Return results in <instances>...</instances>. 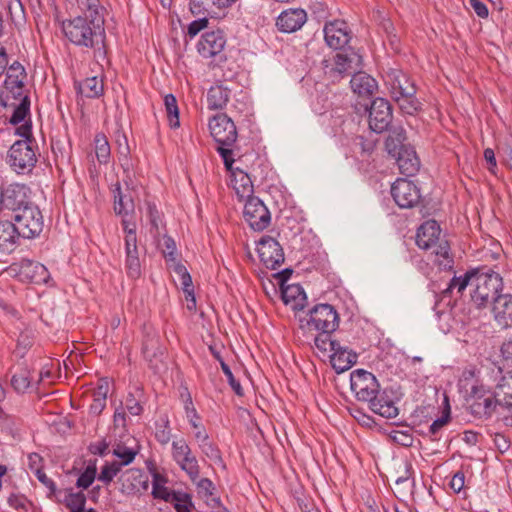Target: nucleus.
<instances>
[{
  "instance_id": "1",
  "label": "nucleus",
  "mask_w": 512,
  "mask_h": 512,
  "mask_svg": "<svg viewBox=\"0 0 512 512\" xmlns=\"http://www.w3.org/2000/svg\"><path fill=\"white\" fill-rule=\"evenodd\" d=\"M62 31L75 46L93 50L96 62L106 60L107 50L105 45L106 33L104 28V17L77 16L73 19L63 21Z\"/></svg>"
},
{
  "instance_id": "2",
  "label": "nucleus",
  "mask_w": 512,
  "mask_h": 512,
  "mask_svg": "<svg viewBox=\"0 0 512 512\" xmlns=\"http://www.w3.org/2000/svg\"><path fill=\"white\" fill-rule=\"evenodd\" d=\"M383 79L391 98L404 114L414 115L421 110L416 85L407 73L400 69H389Z\"/></svg>"
},
{
  "instance_id": "3",
  "label": "nucleus",
  "mask_w": 512,
  "mask_h": 512,
  "mask_svg": "<svg viewBox=\"0 0 512 512\" xmlns=\"http://www.w3.org/2000/svg\"><path fill=\"white\" fill-rule=\"evenodd\" d=\"M339 314L327 303L317 304L308 313L299 317V329L303 333H333L339 327Z\"/></svg>"
},
{
  "instance_id": "4",
  "label": "nucleus",
  "mask_w": 512,
  "mask_h": 512,
  "mask_svg": "<svg viewBox=\"0 0 512 512\" xmlns=\"http://www.w3.org/2000/svg\"><path fill=\"white\" fill-rule=\"evenodd\" d=\"M502 278L498 273H485L476 270L473 279V290L471 291V301L478 307H486L488 304H494V299L501 294Z\"/></svg>"
},
{
  "instance_id": "5",
  "label": "nucleus",
  "mask_w": 512,
  "mask_h": 512,
  "mask_svg": "<svg viewBox=\"0 0 512 512\" xmlns=\"http://www.w3.org/2000/svg\"><path fill=\"white\" fill-rule=\"evenodd\" d=\"M440 235L439 224L435 220H427L417 229L416 244L420 249L430 251L435 256H449L450 245Z\"/></svg>"
},
{
  "instance_id": "6",
  "label": "nucleus",
  "mask_w": 512,
  "mask_h": 512,
  "mask_svg": "<svg viewBox=\"0 0 512 512\" xmlns=\"http://www.w3.org/2000/svg\"><path fill=\"white\" fill-rule=\"evenodd\" d=\"M11 219L14 221L12 224H15L16 230H19V235L23 238H34L43 230V216L33 203L22 207L17 214L11 215Z\"/></svg>"
},
{
  "instance_id": "7",
  "label": "nucleus",
  "mask_w": 512,
  "mask_h": 512,
  "mask_svg": "<svg viewBox=\"0 0 512 512\" xmlns=\"http://www.w3.org/2000/svg\"><path fill=\"white\" fill-rule=\"evenodd\" d=\"M227 37L222 29L203 33L196 45L197 52L204 59L223 62L226 60L225 47Z\"/></svg>"
},
{
  "instance_id": "8",
  "label": "nucleus",
  "mask_w": 512,
  "mask_h": 512,
  "mask_svg": "<svg viewBox=\"0 0 512 512\" xmlns=\"http://www.w3.org/2000/svg\"><path fill=\"white\" fill-rule=\"evenodd\" d=\"M499 407L495 397V391L492 392L484 385H473L470 394V413L479 419H490Z\"/></svg>"
},
{
  "instance_id": "9",
  "label": "nucleus",
  "mask_w": 512,
  "mask_h": 512,
  "mask_svg": "<svg viewBox=\"0 0 512 512\" xmlns=\"http://www.w3.org/2000/svg\"><path fill=\"white\" fill-rule=\"evenodd\" d=\"M7 163L18 174L32 171L37 163L33 146L27 140H18L10 147Z\"/></svg>"
},
{
  "instance_id": "10",
  "label": "nucleus",
  "mask_w": 512,
  "mask_h": 512,
  "mask_svg": "<svg viewBox=\"0 0 512 512\" xmlns=\"http://www.w3.org/2000/svg\"><path fill=\"white\" fill-rule=\"evenodd\" d=\"M350 387L358 401L368 403L379 394L380 384L371 372L356 369L350 374Z\"/></svg>"
},
{
  "instance_id": "11",
  "label": "nucleus",
  "mask_w": 512,
  "mask_h": 512,
  "mask_svg": "<svg viewBox=\"0 0 512 512\" xmlns=\"http://www.w3.org/2000/svg\"><path fill=\"white\" fill-rule=\"evenodd\" d=\"M7 274L17 277L21 281L39 284L46 282L48 270L45 265L30 258H23L20 262L12 263L7 268Z\"/></svg>"
},
{
  "instance_id": "12",
  "label": "nucleus",
  "mask_w": 512,
  "mask_h": 512,
  "mask_svg": "<svg viewBox=\"0 0 512 512\" xmlns=\"http://www.w3.org/2000/svg\"><path fill=\"white\" fill-rule=\"evenodd\" d=\"M172 458L192 482L200 475V466L186 440L181 438L172 442Z\"/></svg>"
},
{
  "instance_id": "13",
  "label": "nucleus",
  "mask_w": 512,
  "mask_h": 512,
  "mask_svg": "<svg viewBox=\"0 0 512 512\" xmlns=\"http://www.w3.org/2000/svg\"><path fill=\"white\" fill-rule=\"evenodd\" d=\"M402 394L392 387L379 389V394L372 401H369V408L384 418H395L399 414L396 404L400 401Z\"/></svg>"
},
{
  "instance_id": "14",
  "label": "nucleus",
  "mask_w": 512,
  "mask_h": 512,
  "mask_svg": "<svg viewBox=\"0 0 512 512\" xmlns=\"http://www.w3.org/2000/svg\"><path fill=\"white\" fill-rule=\"evenodd\" d=\"M369 111V128L376 132L382 133L389 129L393 120L392 107L385 98H375L368 109Z\"/></svg>"
},
{
  "instance_id": "15",
  "label": "nucleus",
  "mask_w": 512,
  "mask_h": 512,
  "mask_svg": "<svg viewBox=\"0 0 512 512\" xmlns=\"http://www.w3.org/2000/svg\"><path fill=\"white\" fill-rule=\"evenodd\" d=\"M243 217L254 231H263L271 223L270 211L258 197L246 201Z\"/></svg>"
},
{
  "instance_id": "16",
  "label": "nucleus",
  "mask_w": 512,
  "mask_h": 512,
  "mask_svg": "<svg viewBox=\"0 0 512 512\" xmlns=\"http://www.w3.org/2000/svg\"><path fill=\"white\" fill-rule=\"evenodd\" d=\"M28 188L21 184H10L2 188L1 202L3 206V216L8 217L17 214L22 207L28 206L31 202L27 196Z\"/></svg>"
},
{
  "instance_id": "17",
  "label": "nucleus",
  "mask_w": 512,
  "mask_h": 512,
  "mask_svg": "<svg viewBox=\"0 0 512 512\" xmlns=\"http://www.w3.org/2000/svg\"><path fill=\"white\" fill-rule=\"evenodd\" d=\"M209 129L219 145L232 146L237 139L236 126L226 114H217L210 119Z\"/></svg>"
},
{
  "instance_id": "18",
  "label": "nucleus",
  "mask_w": 512,
  "mask_h": 512,
  "mask_svg": "<svg viewBox=\"0 0 512 512\" xmlns=\"http://www.w3.org/2000/svg\"><path fill=\"white\" fill-rule=\"evenodd\" d=\"M391 195L400 208H412L421 199L418 186L407 179L399 178L391 186Z\"/></svg>"
},
{
  "instance_id": "19",
  "label": "nucleus",
  "mask_w": 512,
  "mask_h": 512,
  "mask_svg": "<svg viewBox=\"0 0 512 512\" xmlns=\"http://www.w3.org/2000/svg\"><path fill=\"white\" fill-rule=\"evenodd\" d=\"M323 33L326 44L334 50L347 48L352 40V31L343 20H334L326 23Z\"/></svg>"
},
{
  "instance_id": "20",
  "label": "nucleus",
  "mask_w": 512,
  "mask_h": 512,
  "mask_svg": "<svg viewBox=\"0 0 512 512\" xmlns=\"http://www.w3.org/2000/svg\"><path fill=\"white\" fill-rule=\"evenodd\" d=\"M307 21V13L301 8H290L282 11L276 19V27L280 32L293 33L302 28Z\"/></svg>"
},
{
  "instance_id": "21",
  "label": "nucleus",
  "mask_w": 512,
  "mask_h": 512,
  "mask_svg": "<svg viewBox=\"0 0 512 512\" xmlns=\"http://www.w3.org/2000/svg\"><path fill=\"white\" fill-rule=\"evenodd\" d=\"M335 70L340 74H352L362 68V56L354 48L348 46L334 57Z\"/></svg>"
},
{
  "instance_id": "22",
  "label": "nucleus",
  "mask_w": 512,
  "mask_h": 512,
  "mask_svg": "<svg viewBox=\"0 0 512 512\" xmlns=\"http://www.w3.org/2000/svg\"><path fill=\"white\" fill-rule=\"evenodd\" d=\"M120 491L131 495L147 487V478L141 469L131 468L123 471L118 477Z\"/></svg>"
},
{
  "instance_id": "23",
  "label": "nucleus",
  "mask_w": 512,
  "mask_h": 512,
  "mask_svg": "<svg viewBox=\"0 0 512 512\" xmlns=\"http://www.w3.org/2000/svg\"><path fill=\"white\" fill-rule=\"evenodd\" d=\"M498 373L501 374L500 379L494 387L495 397L500 408H512V370L503 373L501 368H498Z\"/></svg>"
},
{
  "instance_id": "24",
  "label": "nucleus",
  "mask_w": 512,
  "mask_h": 512,
  "mask_svg": "<svg viewBox=\"0 0 512 512\" xmlns=\"http://www.w3.org/2000/svg\"><path fill=\"white\" fill-rule=\"evenodd\" d=\"M397 165L401 174L406 176L415 175L420 168V160L416 154L414 147L407 146L401 151L395 153Z\"/></svg>"
},
{
  "instance_id": "25",
  "label": "nucleus",
  "mask_w": 512,
  "mask_h": 512,
  "mask_svg": "<svg viewBox=\"0 0 512 512\" xmlns=\"http://www.w3.org/2000/svg\"><path fill=\"white\" fill-rule=\"evenodd\" d=\"M492 311L500 326L504 328L512 326V295L503 294L496 297Z\"/></svg>"
},
{
  "instance_id": "26",
  "label": "nucleus",
  "mask_w": 512,
  "mask_h": 512,
  "mask_svg": "<svg viewBox=\"0 0 512 512\" xmlns=\"http://www.w3.org/2000/svg\"><path fill=\"white\" fill-rule=\"evenodd\" d=\"M281 289L284 304L291 305L294 311H301L307 305V295L300 284L286 285Z\"/></svg>"
},
{
  "instance_id": "27",
  "label": "nucleus",
  "mask_w": 512,
  "mask_h": 512,
  "mask_svg": "<svg viewBox=\"0 0 512 512\" xmlns=\"http://www.w3.org/2000/svg\"><path fill=\"white\" fill-rule=\"evenodd\" d=\"M139 453V445L133 437H128L124 442L120 441L113 446L112 454L119 458L123 466L131 464Z\"/></svg>"
},
{
  "instance_id": "28",
  "label": "nucleus",
  "mask_w": 512,
  "mask_h": 512,
  "mask_svg": "<svg viewBox=\"0 0 512 512\" xmlns=\"http://www.w3.org/2000/svg\"><path fill=\"white\" fill-rule=\"evenodd\" d=\"M231 174L233 176L232 183L233 188L236 192V195L238 198L242 200H249L250 198H254V188L253 183L251 181L250 176L241 170L240 168H236L235 170L231 171Z\"/></svg>"
},
{
  "instance_id": "29",
  "label": "nucleus",
  "mask_w": 512,
  "mask_h": 512,
  "mask_svg": "<svg viewBox=\"0 0 512 512\" xmlns=\"http://www.w3.org/2000/svg\"><path fill=\"white\" fill-rule=\"evenodd\" d=\"M350 85L353 92L361 97L371 96L377 89L376 80L372 76L360 70L353 73Z\"/></svg>"
},
{
  "instance_id": "30",
  "label": "nucleus",
  "mask_w": 512,
  "mask_h": 512,
  "mask_svg": "<svg viewBox=\"0 0 512 512\" xmlns=\"http://www.w3.org/2000/svg\"><path fill=\"white\" fill-rule=\"evenodd\" d=\"M329 357L331 365L337 373L350 369L357 361V354L341 344L340 349H335Z\"/></svg>"
},
{
  "instance_id": "31",
  "label": "nucleus",
  "mask_w": 512,
  "mask_h": 512,
  "mask_svg": "<svg viewBox=\"0 0 512 512\" xmlns=\"http://www.w3.org/2000/svg\"><path fill=\"white\" fill-rule=\"evenodd\" d=\"M19 230L11 221L0 223V252L11 253L14 251L17 239L20 237Z\"/></svg>"
},
{
  "instance_id": "32",
  "label": "nucleus",
  "mask_w": 512,
  "mask_h": 512,
  "mask_svg": "<svg viewBox=\"0 0 512 512\" xmlns=\"http://www.w3.org/2000/svg\"><path fill=\"white\" fill-rule=\"evenodd\" d=\"M231 90L220 84L212 86L207 93V104L210 110H221L223 109L229 99H230Z\"/></svg>"
},
{
  "instance_id": "33",
  "label": "nucleus",
  "mask_w": 512,
  "mask_h": 512,
  "mask_svg": "<svg viewBox=\"0 0 512 512\" xmlns=\"http://www.w3.org/2000/svg\"><path fill=\"white\" fill-rule=\"evenodd\" d=\"M114 198V211L117 215L126 216L134 211V202L129 194L121 189L120 182H116L112 190Z\"/></svg>"
},
{
  "instance_id": "34",
  "label": "nucleus",
  "mask_w": 512,
  "mask_h": 512,
  "mask_svg": "<svg viewBox=\"0 0 512 512\" xmlns=\"http://www.w3.org/2000/svg\"><path fill=\"white\" fill-rule=\"evenodd\" d=\"M388 131L389 134L385 141V147L390 155L395 156L396 152L408 146L405 144L406 132L401 126H393Z\"/></svg>"
},
{
  "instance_id": "35",
  "label": "nucleus",
  "mask_w": 512,
  "mask_h": 512,
  "mask_svg": "<svg viewBox=\"0 0 512 512\" xmlns=\"http://www.w3.org/2000/svg\"><path fill=\"white\" fill-rule=\"evenodd\" d=\"M77 91L86 98H98L103 94V80L96 76L88 77L78 83Z\"/></svg>"
},
{
  "instance_id": "36",
  "label": "nucleus",
  "mask_w": 512,
  "mask_h": 512,
  "mask_svg": "<svg viewBox=\"0 0 512 512\" xmlns=\"http://www.w3.org/2000/svg\"><path fill=\"white\" fill-rule=\"evenodd\" d=\"M258 256H284V251L279 242L268 235L262 236L257 243Z\"/></svg>"
},
{
  "instance_id": "37",
  "label": "nucleus",
  "mask_w": 512,
  "mask_h": 512,
  "mask_svg": "<svg viewBox=\"0 0 512 512\" xmlns=\"http://www.w3.org/2000/svg\"><path fill=\"white\" fill-rule=\"evenodd\" d=\"M148 219L150 229L149 232L153 238H157L165 232V224L163 223V214L157 209L153 203H148Z\"/></svg>"
},
{
  "instance_id": "38",
  "label": "nucleus",
  "mask_w": 512,
  "mask_h": 512,
  "mask_svg": "<svg viewBox=\"0 0 512 512\" xmlns=\"http://www.w3.org/2000/svg\"><path fill=\"white\" fill-rule=\"evenodd\" d=\"M189 5L193 15L206 14L213 16L217 14L216 9H222L219 0H190Z\"/></svg>"
},
{
  "instance_id": "39",
  "label": "nucleus",
  "mask_w": 512,
  "mask_h": 512,
  "mask_svg": "<svg viewBox=\"0 0 512 512\" xmlns=\"http://www.w3.org/2000/svg\"><path fill=\"white\" fill-rule=\"evenodd\" d=\"M25 77L26 73L23 66L15 61L8 68L4 86L5 88H19V84L23 83Z\"/></svg>"
},
{
  "instance_id": "40",
  "label": "nucleus",
  "mask_w": 512,
  "mask_h": 512,
  "mask_svg": "<svg viewBox=\"0 0 512 512\" xmlns=\"http://www.w3.org/2000/svg\"><path fill=\"white\" fill-rule=\"evenodd\" d=\"M94 144L98 162L100 164H107L110 160L111 149L106 136L102 133L96 134Z\"/></svg>"
},
{
  "instance_id": "41",
  "label": "nucleus",
  "mask_w": 512,
  "mask_h": 512,
  "mask_svg": "<svg viewBox=\"0 0 512 512\" xmlns=\"http://www.w3.org/2000/svg\"><path fill=\"white\" fill-rule=\"evenodd\" d=\"M123 467L117 460L106 462L101 468L98 480L106 485L110 484L116 476H120Z\"/></svg>"
},
{
  "instance_id": "42",
  "label": "nucleus",
  "mask_w": 512,
  "mask_h": 512,
  "mask_svg": "<svg viewBox=\"0 0 512 512\" xmlns=\"http://www.w3.org/2000/svg\"><path fill=\"white\" fill-rule=\"evenodd\" d=\"M164 106L167 113L169 125L171 128H178L179 121V108L176 97L173 94H167L164 97Z\"/></svg>"
},
{
  "instance_id": "43",
  "label": "nucleus",
  "mask_w": 512,
  "mask_h": 512,
  "mask_svg": "<svg viewBox=\"0 0 512 512\" xmlns=\"http://www.w3.org/2000/svg\"><path fill=\"white\" fill-rule=\"evenodd\" d=\"M330 336L331 333L319 332V334L314 338L316 348L323 354L328 352L332 354L335 349H340V342L332 340Z\"/></svg>"
},
{
  "instance_id": "44",
  "label": "nucleus",
  "mask_w": 512,
  "mask_h": 512,
  "mask_svg": "<svg viewBox=\"0 0 512 512\" xmlns=\"http://www.w3.org/2000/svg\"><path fill=\"white\" fill-rule=\"evenodd\" d=\"M169 503L174 505L177 512H191L193 506L191 496L188 493L173 491Z\"/></svg>"
},
{
  "instance_id": "45",
  "label": "nucleus",
  "mask_w": 512,
  "mask_h": 512,
  "mask_svg": "<svg viewBox=\"0 0 512 512\" xmlns=\"http://www.w3.org/2000/svg\"><path fill=\"white\" fill-rule=\"evenodd\" d=\"M63 502L68 509L84 510L86 496L83 492H73L72 489H69L64 492Z\"/></svg>"
},
{
  "instance_id": "46",
  "label": "nucleus",
  "mask_w": 512,
  "mask_h": 512,
  "mask_svg": "<svg viewBox=\"0 0 512 512\" xmlns=\"http://www.w3.org/2000/svg\"><path fill=\"white\" fill-rule=\"evenodd\" d=\"M476 270L467 271L463 276H454L445 292L457 288L461 293L467 286H473V279L475 278Z\"/></svg>"
},
{
  "instance_id": "47",
  "label": "nucleus",
  "mask_w": 512,
  "mask_h": 512,
  "mask_svg": "<svg viewBox=\"0 0 512 512\" xmlns=\"http://www.w3.org/2000/svg\"><path fill=\"white\" fill-rule=\"evenodd\" d=\"M153 239L158 250L162 253V256H174L177 251V247L173 238L168 236L166 233H162L160 236Z\"/></svg>"
},
{
  "instance_id": "48",
  "label": "nucleus",
  "mask_w": 512,
  "mask_h": 512,
  "mask_svg": "<svg viewBox=\"0 0 512 512\" xmlns=\"http://www.w3.org/2000/svg\"><path fill=\"white\" fill-rule=\"evenodd\" d=\"M198 447L205 457H207L208 459H210L211 461H213L216 464L224 466V461H223V458L221 455V451H220L219 447L215 443H213L211 440H208V441L200 444Z\"/></svg>"
},
{
  "instance_id": "49",
  "label": "nucleus",
  "mask_w": 512,
  "mask_h": 512,
  "mask_svg": "<svg viewBox=\"0 0 512 512\" xmlns=\"http://www.w3.org/2000/svg\"><path fill=\"white\" fill-rule=\"evenodd\" d=\"M30 111V99L29 96L25 94L20 100V103L15 106L13 114L10 118V123L13 125H17L25 120L26 116Z\"/></svg>"
},
{
  "instance_id": "50",
  "label": "nucleus",
  "mask_w": 512,
  "mask_h": 512,
  "mask_svg": "<svg viewBox=\"0 0 512 512\" xmlns=\"http://www.w3.org/2000/svg\"><path fill=\"white\" fill-rule=\"evenodd\" d=\"M162 482H164V478L159 475H154L152 482V495L156 499H162L166 502H169L171 493H173V491L165 487Z\"/></svg>"
},
{
  "instance_id": "51",
  "label": "nucleus",
  "mask_w": 512,
  "mask_h": 512,
  "mask_svg": "<svg viewBox=\"0 0 512 512\" xmlns=\"http://www.w3.org/2000/svg\"><path fill=\"white\" fill-rule=\"evenodd\" d=\"M155 438L162 445H165L170 441L171 429L169 427V420L167 417L161 418L160 422L156 423Z\"/></svg>"
},
{
  "instance_id": "52",
  "label": "nucleus",
  "mask_w": 512,
  "mask_h": 512,
  "mask_svg": "<svg viewBox=\"0 0 512 512\" xmlns=\"http://www.w3.org/2000/svg\"><path fill=\"white\" fill-rule=\"evenodd\" d=\"M32 345H33V338L30 335V333L22 332L18 337L17 345L14 350V355L20 359L24 358V356L26 355L28 350L32 347Z\"/></svg>"
},
{
  "instance_id": "53",
  "label": "nucleus",
  "mask_w": 512,
  "mask_h": 512,
  "mask_svg": "<svg viewBox=\"0 0 512 512\" xmlns=\"http://www.w3.org/2000/svg\"><path fill=\"white\" fill-rule=\"evenodd\" d=\"M184 410H185L186 417H187L190 425L193 428H199L200 416L194 407V404H193V401H192V398H191V395L189 392L186 393V398L184 400Z\"/></svg>"
},
{
  "instance_id": "54",
  "label": "nucleus",
  "mask_w": 512,
  "mask_h": 512,
  "mask_svg": "<svg viewBox=\"0 0 512 512\" xmlns=\"http://www.w3.org/2000/svg\"><path fill=\"white\" fill-rule=\"evenodd\" d=\"M97 469L95 464L88 465L77 479L76 486L78 488L87 489L96 478Z\"/></svg>"
},
{
  "instance_id": "55",
  "label": "nucleus",
  "mask_w": 512,
  "mask_h": 512,
  "mask_svg": "<svg viewBox=\"0 0 512 512\" xmlns=\"http://www.w3.org/2000/svg\"><path fill=\"white\" fill-rule=\"evenodd\" d=\"M450 421V407L447 405V408L444 410L441 417L434 420L433 423L429 427V434L432 440H438L439 431Z\"/></svg>"
},
{
  "instance_id": "56",
  "label": "nucleus",
  "mask_w": 512,
  "mask_h": 512,
  "mask_svg": "<svg viewBox=\"0 0 512 512\" xmlns=\"http://www.w3.org/2000/svg\"><path fill=\"white\" fill-rule=\"evenodd\" d=\"M194 483H196L197 492L200 497L208 501V499L213 496L215 487L209 478H198Z\"/></svg>"
},
{
  "instance_id": "57",
  "label": "nucleus",
  "mask_w": 512,
  "mask_h": 512,
  "mask_svg": "<svg viewBox=\"0 0 512 512\" xmlns=\"http://www.w3.org/2000/svg\"><path fill=\"white\" fill-rule=\"evenodd\" d=\"M12 387L19 393L25 392L30 386V379L27 371L15 374L11 379Z\"/></svg>"
},
{
  "instance_id": "58",
  "label": "nucleus",
  "mask_w": 512,
  "mask_h": 512,
  "mask_svg": "<svg viewBox=\"0 0 512 512\" xmlns=\"http://www.w3.org/2000/svg\"><path fill=\"white\" fill-rule=\"evenodd\" d=\"M221 369L226 376L229 385L233 389L236 395L242 396L243 395V388L238 380L235 379L229 365L225 361H221Z\"/></svg>"
},
{
  "instance_id": "59",
  "label": "nucleus",
  "mask_w": 512,
  "mask_h": 512,
  "mask_svg": "<svg viewBox=\"0 0 512 512\" xmlns=\"http://www.w3.org/2000/svg\"><path fill=\"white\" fill-rule=\"evenodd\" d=\"M35 476L41 482L47 489H48V496L51 497L52 495H56L57 488L56 484L52 479H50L46 473L41 468L35 469Z\"/></svg>"
},
{
  "instance_id": "60",
  "label": "nucleus",
  "mask_w": 512,
  "mask_h": 512,
  "mask_svg": "<svg viewBox=\"0 0 512 512\" xmlns=\"http://www.w3.org/2000/svg\"><path fill=\"white\" fill-rule=\"evenodd\" d=\"M125 409L133 416H139L143 412L140 401L133 393H128L125 400Z\"/></svg>"
},
{
  "instance_id": "61",
  "label": "nucleus",
  "mask_w": 512,
  "mask_h": 512,
  "mask_svg": "<svg viewBox=\"0 0 512 512\" xmlns=\"http://www.w3.org/2000/svg\"><path fill=\"white\" fill-rule=\"evenodd\" d=\"M124 145H122L120 142H119V148H118V154H119V162L122 166V168L124 169V171H129L130 167H131V163H130V160H129V153H130V149H129V146H128V143H127V138L124 136Z\"/></svg>"
},
{
  "instance_id": "62",
  "label": "nucleus",
  "mask_w": 512,
  "mask_h": 512,
  "mask_svg": "<svg viewBox=\"0 0 512 512\" xmlns=\"http://www.w3.org/2000/svg\"><path fill=\"white\" fill-rule=\"evenodd\" d=\"M353 145L354 148L359 150L362 154H370L375 148L374 142L366 139L364 136H356Z\"/></svg>"
},
{
  "instance_id": "63",
  "label": "nucleus",
  "mask_w": 512,
  "mask_h": 512,
  "mask_svg": "<svg viewBox=\"0 0 512 512\" xmlns=\"http://www.w3.org/2000/svg\"><path fill=\"white\" fill-rule=\"evenodd\" d=\"M85 6V12L83 16L92 18L93 16H103L104 8L100 5L99 0H85L83 3Z\"/></svg>"
},
{
  "instance_id": "64",
  "label": "nucleus",
  "mask_w": 512,
  "mask_h": 512,
  "mask_svg": "<svg viewBox=\"0 0 512 512\" xmlns=\"http://www.w3.org/2000/svg\"><path fill=\"white\" fill-rule=\"evenodd\" d=\"M8 504L16 510H23L25 512L28 511V506L30 505L25 496L17 494H11L8 497Z\"/></svg>"
}]
</instances>
